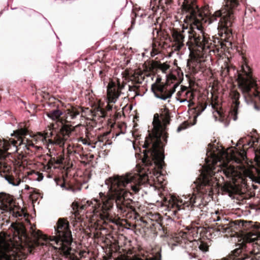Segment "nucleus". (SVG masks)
<instances>
[{
	"instance_id": "14",
	"label": "nucleus",
	"mask_w": 260,
	"mask_h": 260,
	"mask_svg": "<svg viewBox=\"0 0 260 260\" xmlns=\"http://www.w3.org/2000/svg\"><path fill=\"white\" fill-rule=\"evenodd\" d=\"M0 251L4 256L8 257L13 254L12 242H7L5 239L0 241Z\"/></svg>"
},
{
	"instance_id": "47",
	"label": "nucleus",
	"mask_w": 260,
	"mask_h": 260,
	"mask_svg": "<svg viewBox=\"0 0 260 260\" xmlns=\"http://www.w3.org/2000/svg\"><path fill=\"white\" fill-rule=\"evenodd\" d=\"M156 33L158 34V31L156 30Z\"/></svg>"
},
{
	"instance_id": "35",
	"label": "nucleus",
	"mask_w": 260,
	"mask_h": 260,
	"mask_svg": "<svg viewBox=\"0 0 260 260\" xmlns=\"http://www.w3.org/2000/svg\"><path fill=\"white\" fill-rule=\"evenodd\" d=\"M168 66L165 64L161 65V69L163 71H166L168 69Z\"/></svg>"
},
{
	"instance_id": "18",
	"label": "nucleus",
	"mask_w": 260,
	"mask_h": 260,
	"mask_svg": "<svg viewBox=\"0 0 260 260\" xmlns=\"http://www.w3.org/2000/svg\"><path fill=\"white\" fill-rule=\"evenodd\" d=\"M173 37L178 50H180L184 46V36L182 33L175 31L173 33Z\"/></svg>"
},
{
	"instance_id": "16",
	"label": "nucleus",
	"mask_w": 260,
	"mask_h": 260,
	"mask_svg": "<svg viewBox=\"0 0 260 260\" xmlns=\"http://www.w3.org/2000/svg\"><path fill=\"white\" fill-rule=\"evenodd\" d=\"M248 138L249 140H247L246 138H241L239 140L237 144V145H242L243 146V149L241 152H240V155L243 159H244L246 157V152L244 150V147L246 146H249V147H254V143L258 142L257 140L256 139L251 141V139L250 138Z\"/></svg>"
},
{
	"instance_id": "34",
	"label": "nucleus",
	"mask_w": 260,
	"mask_h": 260,
	"mask_svg": "<svg viewBox=\"0 0 260 260\" xmlns=\"http://www.w3.org/2000/svg\"><path fill=\"white\" fill-rule=\"evenodd\" d=\"M79 141L82 142L84 145H90V143H89L86 139H83L82 138H80V140H79Z\"/></svg>"
},
{
	"instance_id": "24",
	"label": "nucleus",
	"mask_w": 260,
	"mask_h": 260,
	"mask_svg": "<svg viewBox=\"0 0 260 260\" xmlns=\"http://www.w3.org/2000/svg\"><path fill=\"white\" fill-rule=\"evenodd\" d=\"M116 260H155L154 258H146V259H143L138 257H135L134 258H128L127 257H118Z\"/></svg>"
},
{
	"instance_id": "33",
	"label": "nucleus",
	"mask_w": 260,
	"mask_h": 260,
	"mask_svg": "<svg viewBox=\"0 0 260 260\" xmlns=\"http://www.w3.org/2000/svg\"><path fill=\"white\" fill-rule=\"evenodd\" d=\"M158 52L159 51L156 49L153 48L152 51L150 52L151 56L153 57L157 55L158 53Z\"/></svg>"
},
{
	"instance_id": "22",
	"label": "nucleus",
	"mask_w": 260,
	"mask_h": 260,
	"mask_svg": "<svg viewBox=\"0 0 260 260\" xmlns=\"http://www.w3.org/2000/svg\"><path fill=\"white\" fill-rule=\"evenodd\" d=\"M53 135H54L53 132H52V131H51L49 135H48L47 133H46L45 134L39 133L38 135V136H37V140H39V141H41L42 143H45V142H47L46 138L47 137H52L53 136Z\"/></svg>"
},
{
	"instance_id": "17",
	"label": "nucleus",
	"mask_w": 260,
	"mask_h": 260,
	"mask_svg": "<svg viewBox=\"0 0 260 260\" xmlns=\"http://www.w3.org/2000/svg\"><path fill=\"white\" fill-rule=\"evenodd\" d=\"M178 85L177 84H175L173 86V88L172 90L170 91H166L164 92L158 93V92H154V94L155 96L158 99H159L162 100H166L168 99L171 98L172 94L175 91V89L177 87H178Z\"/></svg>"
},
{
	"instance_id": "29",
	"label": "nucleus",
	"mask_w": 260,
	"mask_h": 260,
	"mask_svg": "<svg viewBox=\"0 0 260 260\" xmlns=\"http://www.w3.org/2000/svg\"><path fill=\"white\" fill-rule=\"evenodd\" d=\"M205 108H202L200 111H198L196 113V115L194 116V122L192 124V125H194L196 123L197 118V117L201 114V113L205 110Z\"/></svg>"
},
{
	"instance_id": "30",
	"label": "nucleus",
	"mask_w": 260,
	"mask_h": 260,
	"mask_svg": "<svg viewBox=\"0 0 260 260\" xmlns=\"http://www.w3.org/2000/svg\"><path fill=\"white\" fill-rule=\"evenodd\" d=\"M222 189L224 191H225L228 193H230L232 191V186H231L224 185L222 187Z\"/></svg>"
},
{
	"instance_id": "38",
	"label": "nucleus",
	"mask_w": 260,
	"mask_h": 260,
	"mask_svg": "<svg viewBox=\"0 0 260 260\" xmlns=\"http://www.w3.org/2000/svg\"><path fill=\"white\" fill-rule=\"evenodd\" d=\"M190 100H189V103H188V106L189 107H191L192 106H193L194 105V103L193 102H190Z\"/></svg>"
},
{
	"instance_id": "45",
	"label": "nucleus",
	"mask_w": 260,
	"mask_h": 260,
	"mask_svg": "<svg viewBox=\"0 0 260 260\" xmlns=\"http://www.w3.org/2000/svg\"><path fill=\"white\" fill-rule=\"evenodd\" d=\"M141 83V81H138L137 82V83Z\"/></svg>"
},
{
	"instance_id": "28",
	"label": "nucleus",
	"mask_w": 260,
	"mask_h": 260,
	"mask_svg": "<svg viewBox=\"0 0 260 260\" xmlns=\"http://www.w3.org/2000/svg\"><path fill=\"white\" fill-rule=\"evenodd\" d=\"M199 248L201 250L205 252L208 250V247L206 244L202 243L199 246Z\"/></svg>"
},
{
	"instance_id": "10",
	"label": "nucleus",
	"mask_w": 260,
	"mask_h": 260,
	"mask_svg": "<svg viewBox=\"0 0 260 260\" xmlns=\"http://www.w3.org/2000/svg\"><path fill=\"white\" fill-rule=\"evenodd\" d=\"M124 85L121 84L119 80L110 81L107 86V95L109 102L115 103L120 94V90Z\"/></svg>"
},
{
	"instance_id": "6",
	"label": "nucleus",
	"mask_w": 260,
	"mask_h": 260,
	"mask_svg": "<svg viewBox=\"0 0 260 260\" xmlns=\"http://www.w3.org/2000/svg\"><path fill=\"white\" fill-rule=\"evenodd\" d=\"M241 68L242 72L238 74L237 78L239 88L243 94L246 103L247 104H253L254 109L259 110V108L256 104H260V93L256 90L252 93L250 91L251 88L256 85L252 76L251 69L246 64H243Z\"/></svg>"
},
{
	"instance_id": "37",
	"label": "nucleus",
	"mask_w": 260,
	"mask_h": 260,
	"mask_svg": "<svg viewBox=\"0 0 260 260\" xmlns=\"http://www.w3.org/2000/svg\"><path fill=\"white\" fill-rule=\"evenodd\" d=\"M52 167H53L54 168H55V166H53V164L52 162H49L48 169H50Z\"/></svg>"
},
{
	"instance_id": "13",
	"label": "nucleus",
	"mask_w": 260,
	"mask_h": 260,
	"mask_svg": "<svg viewBox=\"0 0 260 260\" xmlns=\"http://www.w3.org/2000/svg\"><path fill=\"white\" fill-rule=\"evenodd\" d=\"M231 96L233 103L232 110H231V115L233 116V120H236L237 119V115L238 114V110L240 103L238 101L240 98V94L236 91H232L231 93Z\"/></svg>"
},
{
	"instance_id": "26",
	"label": "nucleus",
	"mask_w": 260,
	"mask_h": 260,
	"mask_svg": "<svg viewBox=\"0 0 260 260\" xmlns=\"http://www.w3.org/2000/svg\"><path fill=\"white\" fill-rule=\"evenodd\" d=\"M255 159L257 165L260 167V149L255 151Z\"/></svg>"
},
{
	"instance_id": "7",
	"label": "nucleus",
	"mask_w": 260,
	"mask_h": 260,
	"mask_svg": "<svg viewBox=\"0 0 260 260\" xmlns=\"http://www.w3.org/2000/svg\"><path fill=\"white\" fill-rule=\"evenodd\" d=\"M47 115L55 121L49 126V131H53L56 133L53 140H48L49 144L63 146L64 141L68 139L72 129L68 125L63 124V112L60 110H51Z\"/></svg>"
},
{
	"instance_id": "44",
	"label": "nucleus",
	"mask_w": 260,
	"mask_h": 260,
	"mask_svg": "<svg viewBox=\"0 0 260 260\" xmlns=\"http://www.w3.org/2000/svg\"><path fill=\"white\" fill-rule=\"evenodd\" d=\"M91 147H92V148H95V146H91Z\"/></svg>"
},
{
	"instance_id": "40",
	"label": "nucleus",
	"mask_w": 260,
	"mask_h": 260,
	"mask_svg": "<svg viewBox=\"0 0 260 260\" xmlns=\"http://www.w3.org/2000/svg\"><path fill=\"white\" fill-rule=\"evenodd\" d=\"M229 68H227V69H225V70L223 71V72H226L225 74H226L228 72H229Z\"/></svg>"
},
{
	"instance_id": "42",
	"label": "nucleus",
	"mask_w": 260,
	"mask_h": 260,
	"mask_svg": "<svg viewBox=\"0 0 260 260\" xmlns=\"http://www.w3.org/2000/svg\"><path fill=\"white\" fill-rule=\"evenodd\" d=\"M189 255L190 256V258H192V257H193V256H191L190 254H189Z\"/></svg>"
},
{
	"instance_id": "19",
	"label": "nucleus",
	"mask_w": 260,
	"mask_h": 260,
	"mask_svg": "<svg viewBox=\"0 0 260 260\" xmlns=\"http://www.w3.org/2000/svg\"><path fill=\"white\" fill-rule=\"evenodd\" d=\"M19 146L20 147L22 146L23 148H25L27 150L31 151H32L31 148H35L37 150L42 148L40 146H35L32 142L27 140L22 139L20 137L19 138Z\"/></svg>"
},
{
	"instance_id": "4",
	"label": "nucleus",
	"mask_w": 260,
	"mask_h": 260,
	"mask_svg": "<svg viewBox=\"0 0 260 260\" xmlns=\"http://www.w3.org/2000/svg\"><path fill=\"white\" fill-rule=\"evenodd\" d=\"M31 233L39 244L41 243V240L46 243L54 242L57 245V247L55 248L58 249L60 254L66 256L71 254L72 248L70 245L72 242V237L69 229V224L67 221L59 219L57 222V227L55 229V235L49 238L39 230L32 229Z\"/></svg>"
},
{
	"instance_id": "46",
	"label": "nucleus",
	"mask_w": 260,
	"mask_h": 260,
	"mask_svg": "<svg viewBox=\"0 0 260 260\" xmlns=\"http://www.w3.org/2000/svg\"><path fill=\"white\" fill-rule=\"evenodd\" d=\"M18 216H21V215L20 214L18 213Z\"/></svg>"
},
{
	"instance_id": "20",
	"label": "nucleus",
	"mask_w": 260,
	"mask_h": 260,
	"mask_svg": "<svg viewBox=\"0 0 260 260\" xmlns=\"http://www.w3.org/2000/svg\"><path fill=\"white\" fill-rule=\"evenodd\" d=\"M185 91L184 99H178L177 100L180 102V103L184 102L189 103V100H191L193 98V93L189 90L186 91V87L185 86L181 87V92H183Z\"/></svg>"
},
{
	"instance_id": "39",
	"label": "nucleus",
	"mask_w": 260,
	"mask_h": 260,
	"mask_svg": "<svg viewBox=\"0 0 260 260\" xmlns=\"http://www.w3.org/2000/svg\"><path fill=\"white\" fill-rule=\"evenodd\" d=\"M55 164H60L61 162V161L60 160H55Z\"/></svg>"
},
{
	"instance_id": "27",
	"label": "nucleus",
	"mask_w": 260,
	"mask_h": 260,
	"mask_svg": "<svg viewBox=\"0 0 260 260\" xmlns=\"http://www.w3.org/2000/svg\"><path fill=\"white\" fill-rule=\"evenodd\" d=\"M17 134L19 137L21 136L26 135L27 134V131L25 129H19L17 132Z\"/></svg>"
},
{
	"instance_id": "23",
	"label": "nucleus",
	"mask_w": 260,
	"mask_h": 260,
	"mask_svg": "<svg viewBox=\"0 0 260 260\" xmlns=\"http://www.w3.org/2000/svg\"><path fill=\"white\" fill-rule=\"evenodd\" d=\"M152 90L153 92H158V93H162L166 92V91H169V90L165 89L164 86L162 85H158L156 86V88L154 89L153 86L152 87Z\"/></svg>"
},
{
	"instance_id": "8",
	"label": "nucleus",
	"mask_w": 260,
	"mask_h": 260,
	"mask_svg": "<svg viewBox=\"0 0 260 260\" xmlns=\"http://www.w3.org/2000/svg\"><path fill=\"white\" fill-rule=\"evenodd\" d=\"M246 240V243L242 246V249H248L246 250L251 259H258L260 258V232L252 234Z\"/></svg>"
},
{
	"instance_id": "41",
	"label": "nucleus",
	"mask_w": 260,
	"mask_h": 260,
	"mask_svg": "<svg viewBox=\"0 0 260 260\" xmlns=\"http://www.w3.org/2000/svg\"><path fill=\"white\" fill-rule=\"evenodd\" d=\"M29 186L28 185H25V189H29Z\"/></svg>"
},
{
	"instance_id": "43",
	"label": "nucleus",
	"mask_w": 260,
	"mask_h": 260,
	"mask_svg": "<svg viewBox=\"0 0 260 260\" xmlns=\"http://www.w3.org/2000/svg\"><path fill=\"white\" fill-rule=\"evenodd\" d=\"M25 178H28V179H29V178H28V176H27V177H25V178H23V179H25Z\"/></svg>"
},
{
	"instance_id": "12",
	"label": "nucleus",
	"mask_w": 260,
	"mask_h": 260,
	"mask_svg": "<svg viewBox=\"0 0 260 260\" xmlns=\"http://www.w3.org/2000/svg\"><path fill=\"white\" fill-rule=\"evenodd\" d=\"M80 116V112L75 108L66 110L63 113V123H75V121Z\"/></svg>"
},
{
	"instance_id": "9",
	"label": "nucleus",
	"mask_w": 260,
	"mask_h": 260,
	"mask_svg": "<svg viewBox=\"0 0 260 260\" xmlns=\"http://www.w3.org/2000/svg\"><path fill=\"white\" fill-rule=\"evenodd\" d=\"M18 145H19V138L17 140L12 139H9V141L0 140V148H0V160L4 159L10 154V153L7 152V151L10 150L12 153L16 152L18 149Z\"/></svg>"
},
{
	"instance_id": "21",
	"label": "nucleus",
	"mask_w": 260,
	"mask_h": 260,
	"mask_svg": "<svg viewBox=\"0 0 260 260\" xmlns=\"http://www.w3.org/2000/svg\"><path fill=\"white\" fill-rule=\"evenodd\" d=\"M28 177L29 180H37L38 181H41L43 178L42 175H40L38 172L35 171L29 172L28 173Z\"/></svg>"
},
{
	"instance_id": "1",
	"label": "nucleus",
	"mask_w": 260,
	"mask_h": 260,
	"mask_svg": "<svg viewBox=\"0 0 260 260\" xmlns=\"http://www.w3.org/2000/svg\"><path fill=\"white\" fill-rule=\"evenodd\" d=\"M159 116L154 115L153 129L146 138L143 147V167L137 171L126 173L122 175H114L105 180L108 188L107 194L100 192V198L91 201H82L80 204L73 203L77 209L86 210L93 216L102 220H110V212L115 205L119 214H124L135 212L134 203L128 196L140 190V186L146 183L153 175H157L162 168L164 154L163 147L167 143V126L170 123L169 110H162Z\"/></svg>"
},
{
	"instance_id": "48",
	"label": "nucleus",
	"mask_w": 260,
	"mask_h": 260,
	"mask_svg": "<svg viewBox=\"0 0 260 260\" xmlns=\"http://www.w3.org/2000/svg\"><path fill=\"white\" fill-rule=\"evenodd\" d=\"M103 114V116H104V113H102Z\"/></svg>"
},
{
	"instance_id": "36",
	"label": "nucleus",
	"mask_w": 260,
	"mask_h": 260,
	"mask_svg": "<svg viewBox=\"0 0 260 260\" xmlns=\"http://www.w3.org/2000/svg\"><path fill=\"white\" fill-rule=\"evenodd\" d=\"M216 112H217V113L219 115V117H219V120L220 121L222 122V121H223V118H222V116H221V113H220V112H219V111H216Z\"/></svg>"
},
{
	"instance_id": "2",
	"label": "nucleus",
	"mask_w": 260,
	"mask_h": 260,
	"mask_svg": "<svg viewBox=\"0 0 260 260\" xmlns=\"http://www.w3.org/2000/svg\"><path fill=\"white\" fill-rule=\"evenodd\" d=\"M205 164L202 167V172L196 185L198 194L193 193L183 195L181 197H171L168 206L174 214L181 212L186 208L204 206L203 195L211 196L214 188L224 180V175L235 183L240 173L233 167L228 165L231 156L228 152L217 147L214 144L209 143L207 148Z\"/></svg>"
},
{
	"instance_id": "32",
	"label": "nucleus",
	"mask_w": 260,
	"mask_h": 260,
	"mask_svg": "<svg viewBox=\"0 0 260 260\" xmlns=\"http://www.w3.org/2000/svg\"><path fill=\"white\" fill-rule=\"evenodd\" d=\"M59 181V179H55V182H56V184H57V185H60V187H61V188H64L65 189H67V190H68V189H69V188H67V187H66V185H65L64 183H62V184H59V183H58V181Z\"/></svg>"
},
{
	"instance_id": "31",
	"label": "nucleus",
	"mask_w": 260,
	"mask_h": 260,
	"mask_svg": "<svg viewBox=\"0 0 260 260\" xmlns=\"http://www.w3.org/2000/svg\"><path fill=\"white\" fill-rule=\"evenodd\" d=\"M139 87V86L137 84L134 85L133 86H128L129 90L130 91H136V90H137Z\"/></svg>"
},
{
	"instance_id": "25",
	"label": "nucleus",
	"mask_w": 260,
	"mask_h": 260,
	"mask_svg": "<svg viewBox=\"0 0 260 260\" xmlns=\"http://www.w3.org/2000/svg\"><path fill=\"white\" fill-rule=\"evenodd\" d=\"M188 123L185 121L182 123L181 125H180L177 128V132H180L183 129H185L189 126Z\"/></svg>"
},
{
	"instance_id": "11",
	"label": "nucleus",
	"mask_w": 260,
	"mask_h": 260,
	"mask_svg": "<svg viewBox=\"0 0 260 260\" xmlns=\"http://www.w3.org/2000/svg\"><path fill=\"white\" fill-rule=\"evenodd\" d=\"M215 214L216 217H212L213 220L216 222L215 226V230L222 233H230L232 231L234 225L233 223L228 221V219L223 216H220Z\"/></svg>"
},
{
	"instance_id": "15",
	"label": "nucleus",
	"mask_w": 260,
	"mask_h": 260,
	"mask_svg": "<svg viewBox=\"0 0 260 260\" xmlns=\"http://www.w3.org/2000/svg\"><path fill=\"white\" fill-rule=\"evenodd\" d=\"M4 178L9 184L13 186H18L21 181H23L20 178L17 173L15 171L5 174Z\"/></svg>"
},
{
	"instance_id": "5",
	"label": "nucleus",
	"mask_w": 260,
	"mask_h": 260,
	"mask_svg": "<svg viewBox=\"0 0 260 260\" xmlns=\"http://www.w3.org/2000/svg\"><path fill=\"white\" fill-rule=\"evenodd\" d=\"M239 5V0H224V7L216 11L210 18L209 23L214 20H218L219 32H224L228 39L232 36V29L230 27L234 22L235 12L238 10Z\"/></svg>"
},
{
	"instance_id": "3",
	"label": "nucleus",
	"mask_w": 260,
	"mask_h": 260,
	"mask_svg": "<svg viewBox=\"0 0 260 260\" xmlns=\"http://www.w3.org/2000/svg\"><path fill=\"white\" fill-rule=\"evenodd\" d=\"M182 8L186 21L190 23L191 27L190 30L187 31L191 34L189 37L193 38L198 47L206 52L212 44L208 35L204 31L203 22H206V18H202L199 14L198 7L194 1L184 0Z\"/></svg>"
}]
</instances>
